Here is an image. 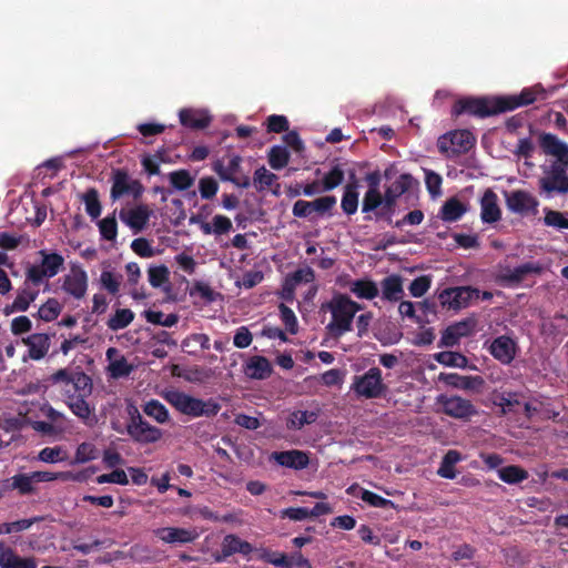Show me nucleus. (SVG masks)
Listing matches in <instances>:
<instances>
[{
  "label": "nucleus",
  "mask_w": 568,
  "mask_h": 568,
  "mask_svg": "<svg viewBox=\"0 0 568 568\" xmlns=\"http://www.w3.org/2000/svg\"><path fill=\"white\" fill-rule=\"evenodd\" d=\"M219 190V184L215 179L211 176L202 178L199 181V191L202 199L211 200L215 196Z\"/></svg>",
  "instance_id": "64"
},
{
  "label": "nucleus",
  "mask_w": 568,
  "mask_h": 568,
  "mask_svg": "<svg viewBox=\"0 0 568 568\" xmlns=\"http://www.w3.org/2000/svg\"><path fill=\"white\" fill-rule=\"evenodd\" d=\"M412 182V175L404 173L400 174L388 187H386L384 194L381 193V203L378 209L372 212L373 221H384L392 225L397 199L410 189Z\"/></svg>",
  "instance_id": "4"
},
{
  "label": "nucleus",
  "mask_w": 568,
  "mask_h": 568,
  "mask_svg": "<svg viewBox=\"0 0 568 568\" xmlns=\"http://www.w3.org/2000/svg\"><path fill=\"white\" fill-rule=\"evenodd\" d=\"M144 414L154 418L158 423H165L169 420V412L166 407L158 399H151L145 403L143 407Z\"/></svg>",
  "instance_id": "45"
},
{
  "label": "nucleus",
  "mask_w": 568,
  "mask_h": 568,
  "mask_svg": "<svg viewBox=\"0 0 568 568\" xmlns=\"http://www.w3.org/2000/svg\"><path fill=\"white\" fill-rule=\"evenodd\" d=\"M98 484H118V485H128L129 479L123 469H114L109 474H102L97 477Z\"/></svg>",
  "instance_id": "62"
},
{
  "label": "nucleus",
  "mask_w": 568,
  "mask_h": 568,
  "mask_svg": "<svg viewBox=\"0 0 568 568\" xmlns=\"http://www.w3.org/2000/svg\"><path fill=\"white\" fill-rule=\"evenodd\" d=\"M290 152L284 145H273L268 153V164L274 170H282L290 162Z\"/></svg>",
  "instance_id": "40"
},
{
  "label": "nucleus",
  "mask_w": 568,
  "mask_h": 568,
  "mask_svg": "<svg viewBox=\"0 0 568 568\" xmlns=\"http://www.w3.org/2000/svg\"><path fill=\"white\" fill-rule=\"evenodd\" d=\"M468 211L466 204L459 201L457 197H449L442 205L438 216L442 221L453 223L462 219V216Z\"/></svg>",
  "instance_id": "31"
},
{
  "label": "nucleus",
  "mask_w": 568,
  "mask_h": 568,
  "mask_svg": "<svg viewBox=\"0 0 568 568\" xmlns=\"http://www.w3.org/2000/svg\"><path fill=\"white\" fill-rule=\"evenodd\" d=\"M277 175L265 169H257L254 173V185L260 190L271 189L273 194L280 195V184Z\"/></svg>",
  "instance_id": "36"
},
{
  "label": "nucleus",
  "mask_w": 568,
  "mask_h": 568,
  "mask_svg": "<svg viewBox=\"0 0 568 568\" xmlns=\"http://www.w3.org/2000/svg\"><path fill=\"white\" fill-rule=\"evenodd\" d=\"M169 179L173 187L179 191H185L190 189L194 183V178L187 170L183 169L171 172Z\"/></svg>",
  "instance_id": "49"
},
{
  "label": "nucleus",
  "mask_w": 568,
  "mask_h": 568,
  "mask_svg": "<svg viewBox=\"0 0 568 568\" xmlns=\"http://www.w3.org/2000/svg\"><path fill=\"white\" fill-rule=\"evenodd\" d=\"M353 389L358 396L365 398L382 396L386 390V386L383 383L381 371L373 367L364 375L355 377Z\"/></svg>",
  "instance_id": "14"
},
{
  "label": "nucleus",
  "mask_w": 568,
  "mask_h": 568,
  "mask_svg": "<svg viewBox=\"0 0 568 568\" xmlns=\"http://www.w3.org/2000/svg\"><path fill=\"white\" fill-rule=\"evenodd\" d=\"M133 371V366L128 363L125 357H121L110 363L109 373L112 378L126 377Z\"/></svg>",
  "instance_id": "58"
},
{
  "label": "nucleus",
  "mask_w": 568,
  "mask_h": 568,
  "mask_svg": "<svg viewBox=\"0 0 568 568\" xmlns=\"http://www.w3.org/2000/svg\"><path fill=\"white\" fill-rule=\"evenodd\" d=\"M341 207L347 215H353L358 209V192L356 183H348L344 187V193L341 201Z\"/></svg>",
  "instance_id": "38"
},
{
  "label": "nucleus",
  "mask_w": 568,
  "mask_h": 568,
  "mask_svg": "<svg viewBox=\"0 0 568 568\" xmlns=\"http://www.w3.org/2000/svg\"><path fill=\"white\" fill-rule=\"evenodd\" d=\"M318 417L316 412L295 410L290 414L286 426L288 429H301L305 425L313 424Z\"/></svg>",
  "instance_id": "39"
},
{
  "label": "nucleus",
  "mask_w": 568,
  "mask_h": 568,
  "mask_svg": "<svg viewBox=\"0 0 568 568\" xmlns=\"http://www.w3.org/2000/svg\"><path fill=\"white\" fill-rule=\"evenodd\" d=\"M480 219L483 223L494 224L501 219L498 196L491 189H486L480 199Z\"/></svg>",
  "instance_id": "23"
},
{
  "label": "nucleus",
  "mask_w": 568,
  "mask_h": 568,
  "mask_svg": "<svg viewBox=\"0 0 568 568\" xmlns=\"http://www.w3.org/2000/svg\"><path fill=\"white\" fill-rule=\"evenodd\" d=\"M314 280L315 273L308 266L298 268L295 272L287 274L282 285V298L284 301L292 302L294 300L295 288L301 284L312 283Z\"/></svg>",
  "instance_id": "21"
},
{
  "label": "nucleus",
  "mask_w": 568,
  "mask_h": 568,
  "mask_svg": "<svg viewBox=\"0 0 568 568\" xmlns=\"http://www.w3.org/2000/svg\"><path fill=\"white\" fill-rule=\"evenodd\" d=\"M62 310L61 304L55 298H49L38 310V320H57Z\"/></svg>",
  "instance_id": "54"
},
{
  "label": "nucleus",
  "mask_w": 568,
  "mask_h": 568,
  "mask_svg": "<svg viewBox=\"0 0 568 568\" xmlns=\"http://www.w3.org/2000/svg\"><path fill=\"white\" fill-rule=\"evenodd\" d=\"M547 92L545 88L537 83L532 87L525 88L518 95H501L499 97L501 110L504 112L513 111L519 106L532 104L538 98L546 99Z\"/></svg>",
  "instance_id": "18"
},
{
  "label": "nucleus",
  "mask_w": 568,
  "mask_h": 568,
  "mask_svg": "<svg viewBox=\"0 0 568 568\" xmlns=\"http://www.w3.org/2000/svg\"><path fill=\"white\" fill-rule=\"evenodd\" d=\"M432 280L428 275H420L409 284V293L414 297H422L430 287Z\"/></svg>",
  "instance_id": "63"
},
{
  "label": "nucleus",
  "mask_w": 568,
  "mask_h": 568,
  "mask_svg": "<svg viewBox=\"0 0 568 568\" xmlns=\"http://www.w3.org/2000/svg\"><path fill=\"white\" fill-rule=\"evenodd\" d=\"M69 478L68 473H52L37 470L32 473H19L10 478L1 481L3 491H17L20 496H29L37 494L38 489L36 484L48 483L57 479L65 480Z\"/></svg>",
  "instance_id": "2"
},
{
  "label": "nucleus",
  "mask_w": 568,
  "mask_h": 568,
  "mask_svg": "<svg viewBox=\"0 0 568 568\" xmlns=\"http://www.w3.org/2000/svg\"><path fill=\"white\" fill-rule=\"evenodd\" d=\"M567 166L561 163H552L546 175L538 181L540 192L546 193L548 196L555 192L568 194Z\"/></svg>",
  "instance_id": "13"
},
{
  "label": "nucleus",
  "mask_w": 568,
  "mask_h": 568,
  "mask_svg": "<svg viewBox=\"0 0 568 568\" xmlns=\"http://www.w3.org/2000/svg\"><path fill=\"white\" fill-rule=\"evenodd\" d=\"M263 125L268 133H284L288 131L290 122L285 115L272 114L266 118Z\"/></svg>",
  "instance_id": "52"
},
{
  "label": "nucleus",
  "mask_w": 568,
  "mask_h": 568,
  "mask_svg": "<svg viewBox=\"0 0 568 568\" xmlns=\"http://www.w3.org/2000/svg\"><path fill=\"white\" fill-rule=\"evenodd\" d=\"M344 181V171L339 165H334L327 173L324 174L321 183L322 191L328 192L341 185Z\"/></svg>",
  "instance_id": "44"
},
{
  "label": "nucleus",
  "mask_w": 568,
  "mask_h": 568,
  "mask_svg": "<svg viewBox=\"0 0 568 568\" xmlns=\"http://www.w3.org/2000/svg\"><path fill=\"white\" fill-rule=\"evenodd\" d=\"M493 297V293L488 291H479L471 286H460L444 290L438 298L444 308L460 310L479 301H487Z\"/></svg>",
  "instance_id": "6"
},
{
  "label": "nucleus",
  "mask_w": 568,
  "mask_h": 568,
  "mask_svg": "<svg viewBox=\"0 0 568 568\" xmlns=\"http://www.w3.org/2000/svg\"><path fill=\"white\" fill-rule=\"evenodd\" d=\"M493 356L503 363H509L515 355V343L506 336L496 338L490 345Z\"/></svg>",
  "instance_id": "35"
},
{
  "label": "nucleus",
  "mask_w": 568,
  "mask_h": 568,
  "mask_svg": "<svg viewBox=\"0 0 568 568\" xmlns=\"http://www.w3.org/2000/svg\"><path fill=\"white\" fill-rule=\"evenodd\" d=\"M499 97L465 98L456 101L452 108V116L469 114L477 118H488L503 113Z\"/></svg>",
  "instance_id": "5"
},
{
  "label": "nucleus",
  "mask_w": 568,
  "mask_h": 568,
  "mask_svg": "<svg viewBox=\"0 0 568 568\" xmlns=\"http://www.w3.org/2000/svg\"><path fill=\"white\" fill-rule=\"evenodd\" d=\"M166 399L178 412L190 417H213L221 409L212 398L203 400L180 390L169 392Z\"/></svg>",
  "instance_id": "3"
},
{
  "label": "nucleus",
  "mask_w": 568,
  "mask_h": 568,
  "mask_svg": "<svg viewBox=\"0 0 568 568\" xmlns=\"http://www.w3.org/2000/svg\"><path fill=\"white\" fill-rule=\"evenodd\" d=\"M196 345L200 347V349H209L210 338L205 334H193L190 337H186L182 344L184 351L187 353H194V347Z\"/></svg>",
  "instance_id": "60"
},
{
  "label": "nucleus",
  "mask_w": 568,
  "mask_h": 568,
  "mask_svg": "<svg viewBox=\"0 0 568 568\" xmlns=\"http://www.w3.org/2000/svg\"><path fill=\"white\" fill-rule=\"evenodd\" d=\"M49 381L58 388L65 404L77 417L88 425L97 422L94 409L87 400L92 394L93 382L80 367L61 368L53 373Z\"/></svg>",
  "instance_id": "1"
},
{
  "label": "nucleus",
  "mask_w": 568,
  "mask_h": 568,
  "mask_svg": "<svg viewBox=\"0 0 568 568\" xmlns=\"http://www.w3.org/2000/svg\"><path fill=\"white\" fill-rule=\"evenodd\" d=\"M505 203L508 211L520 216L537 214L539 206L538 199L526 190L505 192Z\"/></svg>",
  "instance_id": "15"
},
{
  "label": "nucleus",
  "mask_w": 568,
  "mask_h": 568,
  "mask_svg": "<svg viewBox=\"0 0 568 568\" xmlns=\"http://www.w3.org/2000/svg\"><path fill=\"white\" fill-rule=\"evenodd\" d=\"M99 231L102 239L113 241L118 234V223L114 214L102 219L99 223Z\"/></svg>",
  "instance_id": "57"
},
{
  "label": "nucleus",
  "mask_w": 568,
  "mask_h": 568,
  "mask_svg": "<svg viewBox=\"0 0 568 568\" xmlns=\"http://www.w3.org/2000/svg\"><path fill=\"white\" fill-rule=\"evenodd\" d=\"M263 558L267 562L281 568H312L308 559L298 551L290 556L283 552L268 551L264 554Z\"/></svg>",
  "instance_id": "24"
},
{
  "label": "nucleus",
  "mask_w": 568,
  "mask_h": 568,
  "mask_svg": "<svg viewBox=\"0 0 568 568\" xmlns=\"http://www.w3.org/2000/svg\"><path fill=\"white\" fill-rule=\"evenodd\" d=\"M100 282L104 290L110 294L116 295L120 291L121 276H116L111 271H102Z\"/></svg>",
  "instance_id": "59"
},
{
  "label": "nucleus",
  "mask_w": 568,
  "mask_h": 568,
  "mask_svg": "<svg viewBox=\"0 0 568 568\" xmlns=\"http://www.w3.org/2000/svg\"><path fill=\"white\" fill-rule=\"evenodd\" d=\"M153 535L161 541L170 545H185L196 540L199 534L194 529L181 527H161L153 530Z\"/></svg>",
  "instance_id": "20"
},
{
  "label": "nucleus",
  "mask_w": 568,
  "mask_h": 568,
  "mask_svg": "<svg viewBox=\"0 0 568 568\" xmlns=\"http://www.w3.org/2000/svg\"><path fill=\"white\" fill-rule=\"evenodd\" d=\"M272 373L271 363L262 356L251 357V378L264 379Z\"/></svg>",
  "instance_id": "47"
},
{
  "label": "nucleus",
  "mask_w": 568,
  "mask_h": 568,
  "mask_svg": "<svg viewBox=\"0 0 568 568\" xmlns=\"http://www.w3.org/2000/svg\"><path fill=\"white\" fill-rule=\"evenodd\" d=\"M39 253L42 256L41 263L29 266L26 272L27 282L34 286L41 285L45 278L55 276L64 265L63 256L57 252L48 253L42 250Z\"/></svg>",
  "instance_id": "7"
},
{
  "label": "nucleus",
  "mask_w": 568,
  "mask_h": 568,
  "mask_svg": "<svg viewBox=\"0 0 568 568\" xmlns=\"http://www.w3.org/2000/svg\"><path fill=\"white\" fill-rule=\"evenodd\" d=\"M436 403L440 406L444 414L455 419L469 420L478 414L469 399L457 395H439Z\"/></svg>",
  "instance_id": "12"
},
{
  "label": "nucleus",
  "mask_w": 568,
  "mask_h": 568,
  "mask_svg": "<svg viewBox=\"0 0 568 568\" xmlns=\"http://www.w3.org/2000/svg\"><path fill=\"white\" fill-rule=\"evenodd\" d=\"M382 298L398 302L404 296L403 280L397 274L386 276L381 282Z\"/></svg>",
  "instance_id": "30"
},
{
  "label": "nucleus",
  "mask_w": 568,
  "mask_h": 568,
  "mask_svg": "<svg viewBox=\"0 0 568 568\" xmlns=\"http://www.w3.org/2000/svg\"><path fill=\"white\" fill-rule=\"evenodd\" d=\"M471 329L470 322H456L445 329L440 345L452 347L458 343L460 337L469 335Z\"/></svg>",
  "instance_id": "34"
},
{
  "label": "nucleus",
  "mask_w": 568,
  "mask_h": 568,
  "mask_svg": "<svg viewBox=\"0 0 568 568\" xmlns=\"http://www.w3.org/2000/svg\"><path fill=\"white\" fill-rule=\"evenodd\" d=\"M436 361L445 366L466 367L468 361L460 353L442 352L436 355Z\"/></svg>",
  "instance_id": "55"
},
{
  "label": "nucleus",
  "mask_w": 568,
  "mask_h": 568,
  "mask_svg": "<svg viewBox=\"0 0 568 568\" xmlns=\"http://www.w3.org/2000/svg\"><path fill=\"white\" fill-rule=\"evenodd\" d=\"M438 379L452 387L465 390H479L484 385V379L480 376H460L458 374L440 373Z\"/></svg>",
  "instance_id": "29"
},
{
  "label": "nucleus",
  "mask_w": 568,
  "mask_h": 568,
  "mask_svg": "<svg viewBox=\"0 0 568 568\" xmlns=\"http://www.w3.org/2000/svg\"><path fill=\"white\" fill-rule=\"evenodd\" d=\"M30 283L31 282L26 281L24 287L18 292L12 304L10 306L6 307L7 315H9L10 313H13V312H24L28 308V306L30 305V303L36 300V297L38 296L39 290L30 287V285H29Z\"/></svg>",
  "instance_id": "33"
},
{
  "label": "nucleus",
  "mask_w": 568,
  "mask_h": 568,
  "mask_svg": "<svg viewBox=\"0 0 568 568\" xmlns=\"http://www.w3.org/2000/svg\"><path fill=\"white\" fill-rule=\"evenodd\" d=\"M148 275L149 282L153 287H161L169 283L170 272L165 265L150 267Z\"/></svg>",
  "instance_id": "56"
},
{
  "label": "nucleus",
  "mask_w": 568,
  "mask_h": 568,
  "mask_svg": "<svg viewBox=\"0 0 568 568\" xmlns=\"http://www.w3.org/2000/svg\"><path fill=\"white\" fill-rule=\"evenodd\" d=\"M544 266L538 262H527L514 268L510 266H498L496 281L504 287H517L528 276L540 275Z\"/></svg>",
  "instance_id": "10"
},
{
  "label": "nucleus",
  "mask_w": 568,
  "mask_h": 568,
  "mask_svg": "<svg viewBox=\"0 0 568 568\" xmlns=\"http://www.w3.org/2000/svg\"><path fill=\"white\" fill-rule=\"evenodd\" d=\"M85 204V211L91 219H98L101 215L102 206L99 200V192L94 187H90L82 195Z\"/></svg>",
  "instance_id": "42"
},
{
  "label": "nucleus",
  "mask_w": 568,
  "mask_h": 568,
  "mask_svg": "<svg viewBox=\"0 0 568 568\" xmlns=\"http://www.w3.org/2000/svg\"><path fill=\"white\" fill-rule=\"evenodd\" d=\"M539 145L546 154L557 159L555 163L568 165V144L560 141L557 135L542 133L539 136Z\"/></svg>",
  "instance_id": "22"
},
{
  "label": "nucleus",
  "mask_w": 568,
  "mask_h": 568,
  "mask_svg": "<svg viewBox=\"0 0 568 568\" xmlns=\"http://www.w3.org/2000/svg\"><path fill=\"white\" fill-rule=\"evenodd\" d=\"M60 281L61 290L74 300H81L85 296L88 290V274L77 264L70 267V272L63 275Z\"/></svg>",
  "instance_id": "17"
},
{
  "label": "nucleus",
  "mask_w": 568,
  "mask_h": 568,
  "mask_svg": "<svg viewBox=\"0 0 568 568\" xmlns=\"http://www.w3.org/2000/svg\"><path fill=\"white\" fill-rule=\"evenodd\" d=\"M62 336L64 339L61 343L60 351L63 353V355H68L72 349L84 346L89 341L85 332L83 334L70 333L68 336Z\"/></svg>",
  "instance_id": "50"
},
{
  "label": "nucleus",
  "mask_w": 568,
  "mask_h": 568,
  "mask_svg": "<svg viewBox=\"0 0 568 568\" xmlns=\"http://www.w3.org/2000/svg\"><path fill=\"white\" fill-rule=\"evenodd\" d=\"M0 568H37L33 557H20L4 541H0Z\"/></svg>",
  "instance_id": "26"
},
{
  "label": "nucleus",
  "mask_w": 568,
  "mask_h": 568,
  "mask_svg": "<svg viewBox=\"0 0 568 568\" xmlns=\"http://www.w3.org/2000/svg\"><path fill=\"white\" fill-rule=\"evenodd\" d=\"M98 456L99 452L95 445L89 442H83L78 446L74 458L77 463L84 464L97 459Z\"/></svg>",
  "instance_id": "51"
},
{
  "label": "nucleus",
  "mask_w": 568,
  "mask_h": 568,
  "mask_svg": "<svg viewBox=\"0 0 568 568\" xmlns=\"http://www.w3.org/2000/svg\"><path fill=\"white\" fill-rule=\"evenodd\" d=\"M222 554L227 557L235 552H248V542L242 541L239 537L234 535H227L224 537L222 542Z\"/></svg>",
  "instance_id": "43"
},
{
  "label": "nucleus",
  "mask_w": 568,
  "mask_h": 568,
  "mask_svg": "<svg viewBox=\"0 0 568 568\" xmlns=\"http://www.w3.org/2000/svg\"><path fill=\"white\" fill-rule=\"evenodd\" d=\"M29 347V356L34 361H39L45 356L50 346V336L48 334L36 333L24 339Z\"/></svg>",
  "instance_id": "32"
},
{
  "label": "nucleus",
  "mask_w": 568,
  "mask_h": 568,
  "mask_svg": "<svg viewBox=\"0 0 568 568\" xmlns=\"http://www.w3.org/2000/svg\"><path fill=\"white\" fill-rule=\"evenodd\" d=\"M179 119L183 126L192 130L205 129L212 121V118L206 111L192 108L181 109Z\"/></svg>",
  "instance_id": "27"
},
{
  "label": "nucleus",
  "mask_w": 568,
  "mask_h": 568,
  "mask_svg": "<svg viewBox=\"0 0 568 568\" xmlns=\"http://www.w3.org/2000/svg\"><path fill=\"white\" fill-rule=\"evenodd\" d=\"M190 295L193 297H200L205 303L213 302L217 296H220V294L214 292L207 283L200 281L193 284Z\"/></svg>",
  "instance_id": "53"
},
{
  "label": "nucleus",
  "mask_w": 568,
  "mask_h": 568,
  "mask_svg": "<svg viewBox=\"0 0 568 568\" xmlns=\"http://www.w3.org/2000/svg\"><path fill=\"white\" fill-rule=\"evenodd\" d=\"M368 189L364 194L362 201V213L364 214L363 219L366 222H372V212L378 209L381 203V173L379 171L371 172L365 178Z\"/></svg>",
  "instance_id": "19"
},
{
  "label": "nucleus",
  "mask_w": 568,
  "mask_h": 568,
  "mask_svg": "<svg viewBox=\"0 0 568 568\" xmlns=\"http://www.w3.org/2000/svg\"><path fill=\"white\" fill-rule=\"evenodd\" d=\"M544 224L557 230H568V212L544 209Z\"/></svg>",
  "instance_id": "41"
},
{
  "label": "nucleus",
  "mask_w": 568,
  "mask_h": 568,
  "mask_svg": "<svg viewBox=\"0 0 568 568\" xmlns=\"http://www.w3.org/2000/svg\"><path fill=\"white\" fill-rule=\"evenodd\" d=\"M349 291L358 298L373 300L378 296L379 288L372 280L363 278L353 281Z\"/></svg>",
  "instance_id": "37"
},
{
  "label": "nucleus",
  "mask_w": 568,
  "mask_h": 568,
  "mask_svg": "<svg viewBox=\"0 0 568 568\" xmlns=\"http://www.w3.org/2000/svg\"><path fill=\"white\" fill-rule=\"evenodd\" d=\"M270 458L281 466L294 469H304L310 463L307 454L296 449L274 452L271 454Z\"/></svg>",
  "instance_id": "28"
},
{
  "label": "nucleus",
  "mask_w": 568,
  "mask_h": 568,
  "mask_svg": "<svg viewBox=\"0 0 568 568\" xmlns=\"http://www.w3.org/2000/svg\"><path fill=\"white\" fill-rule=\"evenodd\" d=\"M362 306L345 294H335L329 302L323 303L321 312L332 314V320H354Z\"/></svg>",
  "instance_id": "16"
},
{
  "label": "nucleus",
  "mask_w": 568,
  "mask_h": 568,
  "mask_svg": "<svg viewBox=\"0 0 568 568\" xmlns=\"http://www.w3.org/2000/svg\"><path fill=\"white\" fill-rule=\"evenodd\" d=\"M385 328L379 327L377 332V338L383 344H394L402 337V332L397 327H389L390 322H383Z\"/></svg>",
  "instance_id": "61"
},
{
  "label": "nucleus",
  "mask_w": 568,
  "mask_h": 568,
  "mask_svg": "<svg viewBox=\"0 0 568 568\" xmlns=\"http://www.w3.org/2000/svg\"><path fill=\"white\" fill-rule=\"evenodd\" d=\"M129 414L130 420L126 424V432L134 442L139 444H153L162 438L163 432L144 420L135 407H132Z\"/></svg>",
  "instance_id": "9"
},
{
  "label": "nucleus",
  "mask_w": 568,
  "mask_h": 568,
  "mask_svg": "<svg viewBox=\"0 0 568 568\" xmlns=\"http://www.w3.org/2000/svg\"><path fill=\"white\" fill-rule=\"evenodd\" d=\"M152 211L145 204H140L128 211H120V219L130 226L134 233L142 231L151 217Z\"/></svg>",
  "instance_id": "25"
},
{
  "label": "nucleus",
  "mask_w": 568,
  "mask_h": 568,
  "mask_svg": "<svg viewBox=\"0 0 568 568\" xmlns=\"http://www.w3.org/2000/svg\"><path fill=\"white\" fill-rule=\"evenodd\" d=\"M240 163V156H231L226 166L222 163H216L214 169L222 180L235 181V174L239 172Z\"/></svg>",
  "instance_id": "48"
},
{
  "label": "nucleus",
  "mask_w": 568,
  "mask_h": 568,
  "mask_svg": "<svg viewBox=\"0 0 568 568\" xmlns=\"http://www.w3.org/2000/svg\"><path fill=\"white\" fill-rule=\"evenodd\" d=\"M476 139L469 130H455L443 134L437 140V148L442 154L454 156L467 153Z\"/></svg>",
  "instance_id": "8"
},
{
  "label": "nucleus",
  "mask_w": 568,
  "mask_h": 568,
  "mask_svg": "<svg viewBox=\"0 0 568 568\" xmlns=\"http://www.w3.org/2000/svg\"><path fill=\"white\" fill-rule=\"evenodd\" d=\"M144 186L139 180L131 179L128 171L116 169L112 172V186L110 197L113 202L124 195H132L134 200L142 196Z\"/></svg>",
  "instance_id": "11"
},
{
  "label": "nucleus",
  "mask_w": 568,
  "mask_h": 568,
  "mask_svg": "<svg viewBox=\"0 0 568 568\" xmlns=\"http://www.w3.org/2000/svg\"><path fill=\"white\" fill-rule=\"evenodd\" d=\"M499 478L507 484H517L528 477V473L519 466H506L498 470Z\"/></svg>",
  "instance_id": "46"
}]
</instances>
